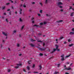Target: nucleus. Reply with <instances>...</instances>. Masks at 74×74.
<instances>
[{"label":"nucleus","mask_w":74,"mask_h":74,"mask_svg":"<svg viewBox=\"0 0 74 74\" xmlns=\"http://www.w3.org/2000/svg\"><path fill=\"white\" fill-rule=\"evenodd\" d=\"M59 7L60 8H62V6H59Z\"/></svg>","instance_id":"a19ab883"},{"label":"nucleus","mask_w":74,"mask_h":74,"mask_svg":"<svg viewBox=\"0 0 74 74\" xmlns=\"http://www.w3.org/2000/svg\"><path fill=\"white\" fill-rule=\"evenodd\" d=\"M64 70H71V69L70 68H66L64 69Z\"/></svg>","instance_id":"20e7f679"},{"label":"nucleus","mask_w":74,"mask_h":74,"mask_svg":"<svg viewBox=\"0 0 74 74\" xmlns=\"http://www.w3.org/2000/svg\"><path fill=\"white\" fill-rule=\"evenodd\" d=\"M55 47H56V49H58V47H59V46L57 45H55Z\"/></svg>","instance_id":"6e6552de"},{"label":"nucleus","mask_w":74,"mask_h":74,"mask_svg":"<svg viewBox=\"0 0 74 74\" xmlns=\"http://www.w3.org/2000/svg\"><path fill=\"white\" fill-rule=\"evenodd\" d=\"M22 9H20V11L22 12Z\"/></svg>","instance_id":"5fc2aeb1"},{"label":"nucleus","mask_w":74,"mask_h":74,"mask_svg":"<svg viewBox=\"0 0 74 74\" xmlns=\"http://www.w3.org/2000/svg\"><path fill=\"white\" fill-rule=\"evenodd\" d=\"M64 44H67V42H64Z\"/></svg>","instance_id":"58836bf2"},{"label":"nucleus","mask_w":74,"mask_h":74,"mask_svg":"<svg viewBox=\"0 0 74 74\" xmlns=\"http://www.w3.org/2000/svg\"><path fill=\"white\" fill-rule=\"evenodd\" d=\"M34 67H35V65L34 64L33 65V66L32 67V68H34Z\"/></svg>","instance_id":"c85d7f7f"},{"label":"nucleus","mask_w":74,"mask_h":74,"mask_svg":"<svg viewBox=\"0 0 74 74\" xmlns=\"http://www.w3.org/2000/svg\"><path fill=\"white\" fill-rule=\"evenodd\" d=\"M60 11H62V12L63 11V9H61Z\"/></svg>","instance_id":"e2e57ef3"},{"label":"nucleus","mask_w":74,"mask_h":74,"mask_svg":"<svg viewBox=\"0 0 74 74\" xmlns=\"http://www.w3.org/2000/svg\"><path fill=\"white\" fill-rule=\"evenodd\" d=\"M17 45L18 47H19V44H17Z\"/></svg>","instance_id":"c9c22d12"},{"label":"nucleus","mask_w":74,"mask_h":74,"mask_svg":"<svg viewBox=\"0 0 74 74\" xmlns=\"http://www.w3.org/2000/svg\"><path fill=\"white\" fill-rule=\"evenodd\" d=\"M27 69H28V70H30V67L29 66H27Z\"/></svg>","instance_id":"4468645a"},{"label":"nucleus","mask_w":74,"mask_h":74,"mask_svg":"<svg viewBox=\"0 0 74 74\" xmlns=\"http://www.w3.org/2000/svg\"><path fill=\"white\" fill-rule=\"evenodd\" d=\"M10 71H11V70H10V69H8V73H10Z\"/></svg>","instance_id":"cd10ccee"},{"label":"nucleus","mask_w":74,"mask_h":74,"mask_svg":"<svg viewBox=\"0 0 74 74\" xmlns=\"http://www.w3.org/2000/svg\"><path fill=\"white\" fill-rule=\"evenodd\" d=\"M72 31H74V28H73L72 29Z\"/></svg>","instance_id":"774afa93"},{"label":"nucleus","mask_w":74,"mask_h":74,"mask_svg":"<svg viewBox=\"0 0 74 74\" xmlns=\"http://www.w3.org/2000/svg\"><path fill=\"white\" fill-rule=\"evenodd\" d=\"M48 1V0H46L45 1V3L47 4V1Z\"/></svg>","instance_id":"ea45409f"},{"label":"nucleus","mask_w":74,"mask_h":74,"mask_svg":"<svg viewBox=\"0 0 74 74\" xmlns=\"http://www.w3.org/2000/svg\"><path fill=\"white\" fill-rule=\"evenodd\" d=\"M22 64L21 63L17 64V66H22Z\"/></svg>","instance_id":"1a4fd4ad"},{"label":"nucleus","mask_w":74,"mask_h":74,"mask_svg":"<svg viewBox=\"0 0 74 74\" xmlns=\"http://www.w3.org/2000/svg\"><path fill=\"white\" fill-rule=\"evenodd\" d=\"M74 12H73L72 13H71V16H74Z\"/></svg>","instance_id":"9d476101"},{"label":"nucleus","mask_w":74,"mask_h":74,"mask_svg":"<svg viewBox=\"0 0 74 74\" xmlns=\"http://www.w3.org/2000/svg\"><path fill=\"white\" fill-rule=\"evenodd\" d=\"M73 44H72L71 45H69V47H72V46H73Z\"/></svg>","instance_id":"f3484780"},{"label":"nucleus","mask_w":74,"mask_h":74,"mask_svg":"<svg viewBox=\"0 0 74 74\" xmlns=\"http://www.w3.org/2000/svg\"><path fill=\"white\" fill-rule=\"evenodd\" d=\"M31 41H32V42H33V41H36V40H34L33 39H31Z\"/></svg>","instance_id":"f8f14e48"},{"label":"nucleus","mask_w":74,"mask_h":74,"mask_svg":"<svg viewBox=\"0 0 74 74\" xmlns=\"http://www.w3.org/2000/svg\"><path fill=\"white\" fill-rule=\"evenodd\" d=\"M32 62V61H31V60L28 61V64H30L31 63V62Z\"/></svg>","instance_id":"6ab92c4d"},{"label":"nucleus","mask_w":74,"mask_h":74,"mask_svg":"<svg viewBox=\"0 0 74 74\" xmlns=\"http://www.w3.org/2000/svg\"><path fill=\"white\" fill-rule=\"evenodd\" d=\"M5 6H4V7H3V8H2V10H4V9H5Z\"/></svg>","instance_id":"c756f323"},{"label":"nucleus","mask_w":74,"mask_h":74,"mask_svg":"<svg viewBox=\"0 0 74 74\" xmlns=\"http://www.w3.org/2000/svg\"><path fill=\"white\" fill-rule=\"evenodd\" d=\"M23 7H24V8H25V7H26V5H23Z\"/></svg>","instance_id":"e433bc0d"},{"label":"nucleus","mask_w":74,"mask_h":74,"mask_svg":"<svg viewBox=\"0 0 74 74\" xmlns=\"http://www.w3.org/2000/svg\"><path fill=\"white\" fill-rule=\"evenodd\" d=\"M70 56V55H69V56H67L65 57L66 58H69V57Z\"/></svg>","instance_id":"393cba45"},{"label":"nucleus","mask_w":74,"mask_h":74,"mask_svg":"<svg viewBox=\"0 0 74 74\" xmlns=\"http://www.w3.org/2000/svg\"><path fill=\"white\" fill-rule=\"evenodd\" d=\"M19 21L20 22H22V20L21 19V18H20L19 19Z\"/></svg>","instance_id":"412c9836"},{"label":"nucleus","mask_w":74,"mask_h":74,"mask_svg":"<svg viewBox=\"0 0 74 74\" xmlns=\"http://www.w3.org/2000/svg\"><path fill=\"white\" fill-rule=\"evenodd\" d=\"M71 35H73L74 34V32H71L69 33Z\"/></svg>","instance_id":"0eeeda50"},{"label":"nucleus","mask_w":74,"mask_h":74,"mask_svg":"<svg viewBox=\"0 0 74 74\" xmlns=\"http://www.w3.org/2000/svg\"><path fill=\"white\" fill-rule=\"evenodd\" d=\"M61 60L62 61H63L64 60V57L62 58H61Z\"/></svg>","instance_id":"dca6fc26"},{"label":"nucleus","mask_w":74,"mask_h":74,"mask_svg":"<svg viewBox=\"0 0 74 74\" xmlns=\"http://www.w3.org/2000/svg\"><path fill=\"white\" fill-rule=\"evenodd\" d=\"M57 51H60V49H57Z\"/></svg>","instance_id":"8fccbe9b"},{"label":"nucleus","mask_w":74,"mask_h":74,"mask_svg":"<svg viewBox=\"0 0 74 74\" xmlns=\"http://www.w3.org/2000/svg\"><path fill=\"white\" fill-rule=\"evenodd\" d=\"M4 15H6V13H4L3 14Z\"/></svg>","instance_id":"69168bd1"},{"label":"nucleus","mask_w":74,"mask_h":74,"mask_svg":"<svg viewBox=\"0 0 74 74\" xmlns=\"http://www.w3.org/2000/svg\"><path fill=\"white\" fill-rule=\"evenodd\" d=\"M10 15H11V12H9Z\"/></svg>","instance_id":"052dcab7"},{"label":"nucleus","mask_w":74,"mask_h":74,"mask_svg":"<svg viewBox=\"0 0 74 74\" xmlns=\"http://www.w3.org/2000/svg\"><path fill=\"white\" fill-rule=\"evenodd\" d=\"M39 67H40V70H41V69H42V66H41L39 65Z\"/></svg>","instance_id":"2eb2a0df"},{"label":"nucleus","mask_w":74,"mask_h":74,"mask_svg":"<svg viewBox=\"0 0 74 74\" xmlns=\"http://www.w3.org/2000/svg\"><path fill=\"white\" fill-rule=\"evenodd\" d=\"M38 16H41V14H38Z\"/></svg>","instance_id":"de8ad7c7"},{"label":"nucleus","mask_w":74,"mask_h":74,"mask_svg":"<svg viewBox=\"0 0 74 74\" xmlns=\"http://www.w3.org/2000/svg\"><path fill=\"white\" fill-rule=\"evenodd\" d=\"M40 4V5H42V3H39Z\"/></svg>","instance_id":"603ef678"},{"label":"nucleus","mask_w":74,"mask_h":74,"mask_svg":"<svg viewBox=\"0 0 74 74\" xmlns=\"http://www.w3.org/2000/svg\"><path fill=\"white\" fill-rule=\"evenodd\" d=\"M38 42H42V41H41V40H39L38 41Z\"/></svg>","instance_id":"c03bdc74"},{"label":"nucleus","mask_w":74,"mask_h":74,"mask_svg":"<svg viewBox=\"0 0 74 74\" xmlns=\"http://www.w3.org/2000/svg\"><path fill=\"white\" fill-rule=\"evenodd\" d=\"M30 45L31 47H34V45L32 44H31Z\"/></svg>","instance_id":"ddd939ff"},{"label":"nucleus","mask_w":74,"mask_h":74,"mask_svg":"<svg viewBox=\"0 0 74 74\" xmlns=\"http://www.w3.org/2000/svg\"><path fill=\"white\" fill-rule=\"evenodd\" d=\"M25 27V25H23L22 27L21 30H23V29L24 28V27Z\"/></svg>","instance_id":"aec40b11"},{"label":"nucleus","mask_w":74,"mask_h":74,"mask_svg":"<svg viewBox=\"0 0 74 74\" xmlns=\"http://www.w3.org/2000/svg\"><path fill=\"white\" fill-rule=\"evenodd\" d=\"M3 34H4V35L6 36V38H5V39H7V34H5V32H3Z\"/></svg>","instance_id":"7ed1b4c3"},{"label":"nucleus","mask_w":74,"mask_h":74,"mask_svg":"<svg viewBox=\"0 0 74 74\" xmlns=\"http://www.w3.org/2000/svg\"><path fill=\"white\" fill-rule=\"evenodd\" d=\"M42 10H41L40 11V13H42Z\"/></svg>","instance_id":"4c0bfd02"},{"label":"nucleus","mask_w":74,"mask_h":74,"mask_svg":"<svg viewBox=\"0 0 74 74\" xmlns=\"http://www.w3.org/2000/svg\"><path fill=\"white\" fill-rule=\"evenodd\" d=\"M18 67H18V66H16L14 67V68H15V69H18Z\"/></svg>","instance_id":"7c9ffc66"},{"label":"nucleus","mask_w":74,"mask_h":74,"mask_svg":"<svg viewBox=\"0 0 74 74\" xmlns=\"http://www.w3.org/2000/svg\"><path fill=\"white\" fill-rule=\"evenodd\" d=\"M34 18H31L32 20H33V19H34Z\"/></svg>","instance_id":"bf43d9fd"},{"label":"nucleus","mask_w":74,"mask_h":74,"mask_svg":"<svg viewBox=\"0 0 74 74\" xmlns=\"http://www.w3.org/2000/svg\"><path fill=\"white\" fill-rule=\"evenodd\" d=\"M38 36H41V34H40V33H39L38 34Z\"/></svg>","instance_id":"2f4dec72"},{"label":"nucleus","mask_w":74,"mask_h":74,"mask_svg":"<svg viewBox=\"0 0 74 74\" xmlns=\"http://www.w3.org/2000/svg\"><path fill=\"white\" fill-rule=\"evenodd\" d=\"M13 33H15L16 34V31L15 30H14L13 31Z\"/></svg>","instance_id":"a211bd4d"},{"label":"nucleus","mask_w":74,"mask_h":74,"mask_svg":"<svg viewBox=\"0 0 74 74\" xmlns=\"http://www.w3.org/2000/svg\"><path fill=\"white\" fill-rule=\"evenodd\" d=\"M61 58H64V54H62V55L61 56Z\"/></svg>","instance_id":"b1692460"},{"label":"nucleus","mask_w":74,"mask_h":74,"mask_svg":"<svg viewBox=\"0 0 74 74\" xmlns=\"http://www.w3.org/2000/svg\"><path fill=\"white\" fill-rule=\"evenodd\" d=\"M65 74H69V73L67 72H66V73H65Z\"/></svg>","instance_id":"338daca9"},{"label":"nucleus","mask_w":74,"mask_h":74,"mask_svg":"<svg viewBox=\"0 0 74 74\" xmlns=\"http://www.w3.org/2000/svg\"><path fill=\"white\" fill-rule=\"evenodd\" d=\"M57 67H59V66H60V64H57Z\"/></svg>","instance_id":"a878e982"},{"label":"nucleus","mask_w":74,"mask_h":74,"mask_svg":"<svg viewBox=\"0 0 74 74\" xmlns=\"http://www.w3.org/2000/svg\"><path fill=\"white\" fill-rule=\"evenodd\" d=\"M45 44L44 43H43V46H45Z\"/></svg>","instance_id":"37998d69"},{"label":"nucleus","mask_w":74,"mask_h":74,"mask_svg":"<svg viewBox=\"0 0 74 74\" xmlns=\"http://www.w3.org/2000/svg\"><path fill=\"white\" fill-rule=\"evenodd\" d=\"M10 4V3H6V5H8Z\"/></svg>","instance_id":"13d9d810"},{"label":"nucleus","mask_w":74,"mask_h":74,"mask_svg":"<svg viewBox=\"0 0 74 74\" xmlns=\"http://www.w3.org/2000/svg\"><path fill=\"white\" fill-rule=\"evenodd\" d=\"M63 22V20H59V21H56V22H58V23H59V22Z\"/></svg>","instance_id":"9b49d317"},{"label":"nucleus","mask_w":74,"mask_h":74,"mask_svg":"<svg viewBox=\"0 0 74 74\" xmlns=\"http://www.w3.org/2000/svg\"><path fill=\"white\" fill-rule=\"evenodd\" d=\"M52 58H53V57H51L49 58V59H52Z\"/></svg>","instance_id":"09e8293b"},{"label":"nucleus","mask_w":74,"mask_h":74,"mask_svg":"<svg viewBox=\"0 0 74 74\" xmlns=\"http://www.w3.org/2000/svg\"><path fill=\"white\" fill-rule=\"evenodd\" d=\"M56 50H57V49H56V48L55 49L53 48V51H52L51 52V53H53L54 52H55Z\"/></svg>","instance_id":"f03ea898"},{"label":"nucleus","mask_w":74,"mask_h":74,"mask_svg":"<svg viewBox=\"0 0 74 74\" xmlns=\"http://www.w3.org/2000/svg\"><path fill=\"white\" fill-rule=\"evenodd\" d=\"M62 2H58V5H62Z\"/></svg>","instance_id":"423d86ee"},{"label":"nucleus","mask_w":74,"mask_h":74,"mask_svg":"<svg viewBox=\"0 0 74 74\" xmlns=\"http://www.w3.org/2000/svg\"><path fill=\"white\" fill-rule=\"evenodd\" d=\"M38 72H34V73H38Z\"/></svg>","instance_id":"3c124183"},{"label":"nucleus","mask_w":74,"mask_h":74,"mask_svg":"<svg viewBox=\"0 0 74 74\" xmlns=\"http://www.w3.org/2000/svg\"><path fill=\"white\" fill-rule=\"evenodd\" d=\"M69 9H70V10H71V9H72V7L71 6L70 7V8Z\"/></svg>","instance_id":"864d4df0"},{"label":"nucleus","mask_w":74,"mask_h":74,"mask_svg":"<svg viewBox=\"0 0 74 74\" xmlns=\"http://www.w3.org/2000/svg\"><path fill=\"white\" fill-rule=\"evenodd\" d=\"M46 49V48L42 47V48H39V50H40V51H45Z\"/></svg>","instance_id":"f257e3e1"},{"label":"nucleus","mask_w":74,"mask_h":74,"mask_svg":"<svg viewBox=\"0 0 74 74\" xmlns=\"http://www.w3.org/2000/svg\"><path fill=\"white\" fill-rule=\"evenodd\" d=\"M5 41V40H2V42H4Z\"/></svg>","instance_id":"a18cd8bd"},{"label":"nucleus","mask_w":74,"mask_h":74,"mask_svg":"<svg viewBox=\"0 0 74 74\" xmlns=\"http://www.w3.org/2000/svg\"><path fill=\"white\" fill-rule=\"evenodd\" d=\"M32 23H34V21H32Z\"/></svg>","instance_id":"49530a36"},{"label":"nucleus","mask_w":74,"mask_h":74,"mask_svg":"<svg viewBox=\"0 0 74 74\" xmlns=\"http://www.w3.org/2000/svg\"><path fill=\"white\" fill-rule=\"evenodd\" d=\"M32 4H35V2H33V3H32Z\"/></svg>","instance_id":"4d7b16f0"},{"label":"nucleus","mask_w":74,"mask_h":74,"mask_svg":"<svg viewBox=\"0 0 74 74\" xmlns=\"http://www.w3.org/2000/svg\"><path fill=\"white\" fill-rule=\"evenodd\" d=\"M23 71H24V72H26V71H25V69H23Z\"/></svg>","instance_id":"79ce46f5"},{"label":"nucleus","mask_w":74,"mask_h":74,"mask_svg":"<svg viewBox=\"0 0 74 74\" xmlns=\"http://www.w3.org/2000/svg\"><path fill=\"white\" fill-rule=\"evenodd\" d=\"M6 21L7 22H8V19L7 18H6Z\"/></svg>","instance_id":"473e14b6"},{"label":"nucleus","mask_w":74,"mask_h":74,"mask_svg":"<svg viewBox=\"0 0 74 74\" xmlns=\"http://www.w3.org/2000/svg\"><path fill=\"white\" fill-rule=\"evenodd\" d=\"M33 26H36V27H41L39 26L38 25H33Z\"/></svg>","instance_id":"39448f33"},{"label":"nucleus","mask_w":74,"mask_h":74,"mask_svg":"<svg viewBox=\"0 0 74 74\" xmlns=\"http://www.w3.org/2000/svg\"><path fill=\"white\" fill-rule=\"evenodd\" d=\"M68 42H70V41H71V40H70V39H69L68 40Z\"/></svg>","instance_id":"f704fd0d"},{"label":"nucleus","mask_w":74,"mask_h":74,"mask_svg":"<svg viewBox=\"0 0 74 74\" xmlns=\"http://www.w3.org/2000/svg\"><path fill=\"white\" fill-rule=\"evenodd\" d=\"M43 25V23H40V26H41Z\"/></svg>","instance_id":"4be33fe9"},{"label":"nucleus","mask_w":74,"mask_h":74,"mask_svg":"<svg viewBox=\"0 0 74 74\" xmlns=\"http://www.w3.org/2000/svg\"><path fill=\"white\" fill-rule=\"evenodd\" d=\"M39 55L40 56H43V54L42 53H40Z\"/></svg>","instance_id":"5701e85b"},{"label":"nucleus","mask_w":74,"mask_h":74,"mask_svg":"<svg viewBox=\"0 0 74 74\" xmlns=\"http://www.w3.org/2000/svg\"><path fill=\"white\" fill-rule=\"evenodd\" d=\"M44 24L45 25V24H47V23H46V22H44Z\"/></svg>","instance_id":"680f3d73"},{"label":"nucleus","mask_w":74,"mask_h":74,"mask_svg":"<svg viewBox=\"0 0 74 74\" xmlns=\"http://www.w3.org/2000/svg\"><path fill=\"white\" fill-rule=\"evenodd\" d=\"M63 38V37H61L59 38V40H62V39Z\"/></svg>","instance_id":"bb28decb"},{"label":"nucleus","mask_w":74,"mask_h":74,"mask_svg":"<svg viewBox=\"0 0 74 74\" xmlns=\"http://www.w3.org/2000/svg\"><path fill=\"white\" fill-rule=\"evenodd\" d=\"M58 73H59V72H55V73L54 74H58Z\"/></svg>","instance_id":"72a5a7b5"},{"label":"nucleus","mask_w":74,"mask_h":74,"mask_svg":"<svg viewBox=\"0 0 74 74\" xmlns=\"http://www.w3.org/2000/svg\"><path fill=\"white\" fill-rule=\"evenodd\" d=\"M11 8H12V9H14V7H13V6H12Z\"/></svg>","instance_id":"6e6d98bb"},{"label":"nucleus","mask_w":74,"mask_h":74,"mask_svg":"<svg viewBox=\"0 0 74 74\" xmlns=\"http://www.w3.org/2000/svg\"><path fill=\"white\" fill-rule=\"evenodd\" d=\"M7 11H10V9H8Z\"/></svg>","instance_id":"0e129e2a"}]
</instances>
